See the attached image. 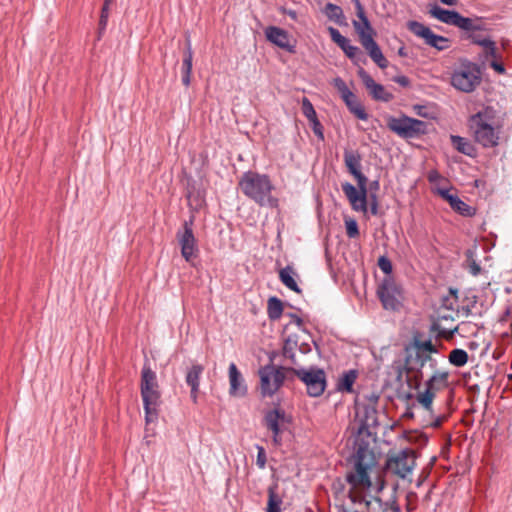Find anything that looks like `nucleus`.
Instances as JSON below:
<instances>
[{
    "mask_svg": "<svg viewBox=\"0 0 512 512\" xmlns=\"http://www.w3.org/2000/svg\"><path fill=\"white\" fill-rule=\"evenodd\" d=\"M113 0H105L104 3H108V6L110 5V3L112 2Z\"/></svg>",
    "mask_w": 512,
    "mask_h": 512,
    "instance_id": "nucleus-59",
    "label": "nucleus"
},
{
    "mask_svg": "<svg viewBox=\"0 0 512 512\" xmlns=\"http://www.w3.org/2000/svg\"><path fill=\"white\" fill-rule=\"evenodd\" d=\"M443 4L448 6H454L456 5L458 0H440Z\"/></svg>",
    "mask_w": 512,
    "mask_h": 512,
    "instance_id": "nucleus-54",
    "label": "nucleus"
},
{
    "mask_svg": "<svg viewBox=\"0 0 512 512\" xmlns=\"http://www.w3.org/2000/svg\"><path fill=\"white\" fill-rule=\"evenodd\" d=\"M470 128L474 133L475 140L483 147H494L498 144V133L487 122L486 115L479 112L470 118Z\"/></svg>",
    "mask_w": 512,
    "mask_h": 512,
    "instance_id": "nucleus-10",
    "label": "nucleus"
},
{
    "mask_svg": "<svg viewBox=\"0 0 512 512\" xmlns=\"http://www.w3.org/2000/svg\"><path fill=\"white\" fill-rule=\"evenodd\" d=\"M490 66L499 74H503L505 72L504 65L502 63L496 61L495 59H493L490 62Z\"/></svg>",
    "mask_w": 512,
    "mask_h": 512,
    "instance_id": "nucleus-50",
    "label": "nucleus"
},
{
    "mask_svg": "<svg viewBox=\"0 0 512 512\" xmlns=\"http://www.w3.org/2000/svg\"><path fill=\"white\" fill-rule=\"evenodd\" d=\"M398 294L399 291L396 284L389 277L382 281L377 290V295L385 309H396L398 305Z\"/></svg>",
    "mask_w": 512,
    "mask_h": 512,
    "instance_id": "nucleus-16",
    "label": "nucleus"
},
{
    "mask_svg": "<svg viewBox=\"0 0 512 512\" xmlns=\"http://www.w3.org/2000/svg\"><path fill=\"white\" fill-rule=\"evenodd\" d=\"M265 36L268 41L275 44L276 46L290 52L293 50V46L290 44V36L284 29L270 26L266 28Z\"/></svg>",
    "mask_w": 512,
    "mask_h": 512,
    "instance_id": "nucleus-24",
    "label": "nucleus"
},
{
    "mask_svg": "<svg viewBox=\"0 0 512 512\" xmlns=\"http://www.w3.org/2000/svg\"><path fill=\"white\" fill-rule=\"evenodd\" d=\"M414 397V395L412 393H408L406 395V399H412Z\"/></svg>",
    "mask_w": 512,
    "mask_h": 512,
    "instance_id": "nucleus-58",
    "label": "nucleus"
},
{
    "mask_svg": "<svg viewBox=\"0 0 512 512\" xmlns=\"http://www.w3.org/2000/svg\"><path fill=\"white\" fill-rule=\"evenodd\" d=\"M238 185L242 193L259 206L278 207L279 200L272 194L275 186L268 175L247 171L241 176Z\"/></svg>",
    "mask_w": 512,
    "mask_h": 512,
    "instance_id": "nucleus-3",
    "label": "nucleus"
},
{
    "mask_svg": "<svg viewBox=\"0 0 512 512\" xmlns=\"http://www.w3.org/2000/svg\"><path fill=\"white\" fill-rule=\"evenodd\" d=\"M177 240L181 247V255L187 262L197 257L198 247L192 230V222H185L183 229L177 232Z\"/></svg>",
    "mask_w": 512,
    "mask_h": 512,
    "instance_id": "nucleus-14",
    "label": "nucleus"
},
{
    "mask_svg": "<svg viewBox=\"0 0 512 512\" xmlns=\"http://www.w3.org/2000/svg\"><path fill=\"white\" fill-rule=\"evenodd\" d=\"M324 13L328 19L334 21L335 23L339 25L344 23L345 17L341 7L332 3H328L324 8Z\"/></svg>",
    "mask_w": 512,
    "mask_h": 512,
    "instance_id": "nucleus-33",
    "label": "nucleus"
},
{
    "mask_svg": "<svg viewBox=\"0 0 512 512\" xmlns=\"http://www.w3.org/2000/svg\"><path fill=\"white\" fill-rule=\"evenodd\" d=\"M416 466V454L413 449H403L388 453L385 471L399 479H406L412 475Z\"/></svg>",
    "mask_w": 512,
    "mask_h": 512,
    "instance_id": "nucleus-6",
    "label": "nucleus"
},
{
    "mask_svg": "<svg viewBox=\"0 0 512 512\" xmlns=\"http://www.w3.org/2000/svg\"><path fill=\"white\" fill-rule=\"evenodd\" d=\"M480 72L473 64H464L454 71L451 84L459 91L470 93L480 84Z\"/></svg>",
    "mask_w": 512,
    "mask_h": 512,
    "instance_id": "nucleus-12",
    "label": "nucleus"
},
{
    "mask_svg": "<svg viewBox=\"0 0 512 512\" xmlns=\"http://www.w3.org/2000/svg\"><path fill=\"white\" fill-rule=\"evenodd\" d=\"M451 142L453 144V146L461 153L463 154H466V155H470V152H471V145L468 141H466L465 138L463 137H460V136H455V135H452L451 136Z\"/></svg>",
    "mask_w": 512,
    "mask_h": 512,
    "instance_id": "nucleus-37",
    "label": "nucleus"
},
{
    "mask_svg": "<svg viewBox=\"0 0 512 512\" xmlns=\"http://www.w3.org/2000/svg\"><path fill=\"white\" fill-rule=\"evenodd\" d=\"M204 371V366L199 363H193L187 368L185 382L190 387V397L193 403H197L199 395L200 378Z\"/></svg>",
    "mask_w": 512,
    "mask_h": 512,
    "instance_id": "nucleus-20",
    "label": "nucleus"
},
{
    "mask_svg": "<svg viewBox=\"0 0 512 512\" xmlns=\"http://www.w3.org/2000/svg\"><path fill=\"white\" fill-rule=\"evenodd\" d=\"M290 368L266 365L259 369L260 391L263 397L273 396L283 385Z\"/></svg>",
    "mask_w": 512,
    "mask_h": 512,
    "instance_id": "nucleus-7",
    "label": "nucleus"
},
{
    "mask_svg": "<svg viewBox=\"0 0 512 512\" xmlns=\"http://www.w3.org/2000/svg\"><path fill=\"white\" fill-rule=\"evenodd\" d=\"M296 275L294 269L291 266H286L279 271V278L281 282L290 290L300 293L301 290L298 287L297 282L294 279Z\"/></svg>",
    "mask_w": 512,
    "mask_h": 512,
    "instance_id": "nucleus-31",
    "label": "nucleus"
},
{
    "mask_svg": "<svg viewBox=\"0 0 512 512\" xmlns=\"http://www.w3.org/2000/svg\"><path fill=\"white\" fill-rule=\"evenodd\" d=\"M358 74L366 89L375 100L388 102L392 99V94L387 92L384 86L376 83L364 69H360Z\"/></svg>",
    "mask_w": 512,
    "mask_h": 512,
    "instance_id": "nucleus-19",
    "label": "nucleus"
},
{
    "mask_svg": "<svg viewBox=\"0 0 512 512\" xmlns=\"http://www.w3.org/2000/svg\"><path fill=\"white\" fill-rule=\"evenodd\" d=\"M346 233L349 238H356L359 236L358 224L354 219L345 220Z\"/></svg>",
    "mask_w": 512,
    "mask_h": 512,
    "instance_id": "nucleus-42",
    "label": "nucleus"
},
{
    "mask_svg": "<svg viewBox=\"0 0 512 512\" xmlns=\"http://www.w3.org/2000/svg\"><path fill=\"white\" fill-rule=\"evenodd\" d=\"M471 39H472L473 43L478 44L482 47H485L487 45V43L490 41L489 38L481 37L477 34L471 35Z\"/></svg>",
    "mask_w": 512,
    "mask_h": 512,
    "instance_id": "nucleus-49",
    "label": "nucleus"
},
{
    "mask_svg": "<svg viewBox=\"0 0 512 512\" xmlns=\"http://www.w3.org/2000/svg\"><path fill=\"white\" fill-rule=\"evenodd\" d=\"M429 13L433 18L465 31L474 32L481 29V21L479 19L463 17L457 11L446 10L438 5H434Z\"/></svg>",
    "mask_w": 512,
    "mask_h": 512,
    "instance_id": "nucleus-9",
    "label": "nucleus"
},
{
    "mask_svg": "<svg viewBox=\"0 0 512 512\" xmlns=\"http://www.w3.org/2000/svg\"><path fill=\"white\" fill-rule=\"evenodd\" d=\"M302 112L304 116L309 120V122L314 121L317 118L316 111L310 102V100L306 97L302 99Z\"/></svg>",
    "mask_w": 512,
    "mask_h": 512,
    "instance_id": "nucleus-39",
    "label": "nucleus"
},
{
    "mask_svg": "<svg viewBox=\"0 0 512 512\" xmlns=\"http://www.w3.org/2000/svg\"><path fill=\"white\" fill-rule=\"evenodd\" d=\"M346 481L349 498L355 505L368 501L373 491L383 488L376 455L368 445H359L350 457Z\"/></svg>",
    "mask_w": 512,
    "mask_h": 512,
    "instance_id": "nucleus-1",
    "label": "nucleus"
},
{
    "mask_svg": "<svg viewBox=\"0 0 512 512\" xmlns=\"http://www.w3.org/2000/svg\"><path fill=\"white\" fill-rule=\"evenodd\" d=\"M486 58L489 57L495 59L497 54V48L495 42L490 40L485 47H483Z\"/></svg>",
    "mask_w": 512,
    "mask_h": 512,
    "instance_id": "nucleus-45",
    "label": "nucleus"
},
{
    "mask_svg": "<svg viewBox=\"0 0 512 512\" xmlns=\"http://www.w3.org/2000/svg\"><path fill=\"white\" fill-rule=\"evenodd\" d=\"M287 14L292 18V19H296L297 17V13L293 10H290L287 12Z\"/></svg>",
    "mask_w": 512,
    "mask_h": 512,
    "instance_id": "nucleus-55",
    "label": "nucleus"
},
{
    "mask_svg": "<svg viewBox=\"0 0 512 512\" xmlns=\"http://www.w3.org/2000/svg\"><path fill=\"white\" fill-rule=\"evenodd\" d=\"M344 162L348 171L355 177L358 184L363 185L367 183V178L361 172V156L357 152L346 150L344 152Z\"/></svg>",
    "mask_w": 512,
    "mask_h": 512,
    "instance_id": "nucleus-23",
    "label": "nucleus"
},
{
    "mask_svg": "<svg viewBox=\"0 0 512 512\" xmlns=\"http://www.w3.org/2000/svg\"><path fill=\"white\" fill-rule=\"evenodd\" d=\"M108 16H109L108 3H104L102 10H101L100 20H99L100 30H105V28L107 26Z\"/></svg>",
    "mask_w": 512,
    "mask_h": 512,
    "instance_id": "nucleus-43",
    "label": "nucleus"
},
{
    "mask_svg": "<svg viewBox=\"0 0 512 512\" xmlns=\"http://www.w3.org/2000/svg\"><path fill=\"white\" fill-rule=\"evenodd\" d=\"M278 489L279 486L276 482L268 488L267 512H281L280 505L282 504V497Z\"/></svg>",
    "mask_w": 512,
    "mask_h": 512,
    "instance_id": "nucleus-30",
    "label": "nucleus"
},
{
    "mask_svg": "<svg viewBox=\"0 0 512 512\" xmlns=\"http://www.w3.org/2000/svg\"><path fill=\"white\" fill-rule=\"evenodd\" d=\"M328 32L333 42H335L350 59H354L360 53L359 48L351 45L349 40L341 35L336 28L329 27Z\"/></svg>",
    "mask_w": 512,
    "mask_h": 512,
    "instance_id": "nucleus-26",
    "label": "nucleus"
},
{
    "mask_svg": "<svg viewBox=\"0 0 512 512\" xmlns=\"http://www.w3.org/2000/svg\"><path fill=\"white\" fill-rule=\"evenodd\" d=\"M371 198H372V202H371V205H370L371 213L373 215H376L378 213V203H377V200H376V196L375 195H371Z\"/></svg>",
    "mask_w": 512,
    "mask_h": 512,
    "instance_id": "nucleus-52",
    "label": "nucleus"
},
{
    "mask_svg": "<svg viewBox=\"0 0 512 512\" xmlns=\"http://www.w3.org/2000/svg\"><path fill=\"white\" fill-rule=\"evenodd\" d=\"M423 367L413 364L412 356L405 358L403 370L407 374L406 382L408 386L417 391L415 395L416 402L429 414H433V402L436 394L444 390L449 382V373L447 371L434 369L432 375L424 382V389L420 390L423 380Z\"/></svg>",
    "mask_w": 512,
    "mask_h": 512,
    "instance_id": "nucleus-2",
    "label": "nucleus"
},
{
    "mask_svg": "<svg viewBox=\"0 0 512 512\" xmlns=\"http://www.w3.org/2000/svg\"><path fill=\"white\" fill-rule=\"evenodd\" d=\"M364 49L367 51L370 58L381 68L384 69L388 66L389 62L383 55L380 47L374 41V39H367L364 44H362Z\"/></svg>",
    "mask_w": 512,
    "mask_h": 512,
    "instance_id": "nucleus-27",
    "label": "nucleus"
},
{
    "mask_svg": "<svg viewBox=\"0 0 512 512\" xmlns=\"http://www.w3.org/2000/svg\"><path fill=\"white\" fill-rule=\"evenodd\" d=\"M342 99L352 114H354L358 119L367 120L368 114L353 92L349 93V97L347 96Z\"/></svg>",
    "mask_w": 512,
    "mask_h": 512,
    "instance_id": "nucleus-29",
    "label": "nucleus"
},
{
    "mask_svg": "<svg viewBox=\"0 0 512 512\" xmlns=\"http://www.w3.org/2000/svg\"><path fill=\"white\" fill-rule=\"evenodd\" d=\"M283 355H284V357H285V358L290 359V360H291V362H292V364H294L295 366H298V363H297V361L295 360V355H294V353L292 352V348H290V347L288 346V344H286V345L284 346Z\"/></svg>",
    "mask_w": 512,
    "mask_h": 512,
    "instance_id": "nucleus-48",
    "label": "nucleus"
},
{
    "mask_svg": "<svg viewBox=\"0 0 512 512\" xmlns=\"http://www.w3.org/2000/svg\"><path fill=\"white\" fill-rule=\"evenodd\" d=\"M355 6H356V15L359 20H354L353 26L359 36V40L362 45V44H364V42H366L367 39L368 40L373 39L375 32H374V29L372 28L368 18L366 17L364 8L359 0H355Z\"/></svg>",
    "mask_w": 512,
    "mask_h": 512,
    "instance_id": "nucleus-17",
    "label": "nucleus"
},
{
    "mask_svg": "<svg viewBox=\"0 0 512 512\" xmlns=\"http://www.w3.org/2000/svg\"><path fill=\"white\" fill-rule=\"evenodd\" d=\"M286 420L285 412L279 408H275L273 410L268 411L265 414L264 422L265 426L272 431L273 433V442L275 445H280V433H281V424H283Z\"/></svg>",
    "mask_w": 512,
    "mask_h": 512,
    "instance_id": "nucleus-18",
    "label": "nucleus"
},
{
    "mask_svg": "<svg viewBox=\"0 0 512 512\" xmlns=\"http://www.w3.org/2000/svg\"><path fill=\"white\" fill-rule=\"evenodd\" d=\"M356 512H400L399 508L383 503L379 498L370 497L368 501L358 505Z\"/></svg>",
    "mask_w": 512,
    "mask_h": 512,
    "instance_id": "nucleus-25",
    "label": "nucleus"
},
{
    "mask_svg": "<svg viewBox=\"0 0 512 512\" xmlns=\"http://www.w3.org/2000/svg\"><path fill=\"white\" fill-rule=\"evenodd\" d=\"M256 463H257L258 467L261 469H263L266 465V453H265V450L263 447H260V446L258 447Z\"/></svg>",
    "mask_w": 512,
    "mask_h": 512,
    "instance_id": "nucleus-46",
    "label": "nucleus"
},
{
    "mask_svg": "<svg viewBox=\"0 0 512 512\" xmlns=\"http://www.w3.org/2000/svg\"><path fill=\"white\" fill-rule=\"evenodd\" d=\"M312 126L313 132L320 138L323 139V127L318 119H315L314 121L310 122Z\"/></svg>",
    "mask_w": 512,
    "mask_h": 512,
    "instance_id": "nucleus-47",
    "label": "nucleus"
},
{
    "mask_svg": "<svg viewBox=\"0 0 512 512\" xmlns=\"http://www.w3.org/2000/svg\"><path fill=\"white\" fill-rule=\"evenodd\" d=\"M367 183L363 185L358 184V187L362 190L361 195L355 199V201H351L350 204L355 211L366 212L367 211Z\"/></svg>",
    "mask_w": 512,
    "mask_h": 512,
    "instance_id": "nucleus-36",
    "label": "nucleus"
},
{
    "mask_svg": "<svg viewBox=\"0 0 512 512\" xmlns=\"http://www.w3.org/2000/svg\"><path fill=\"white\" fill-rule=\"evenodd\" d=\"M438 194L449 203L450 207L462 216H472L475 210L447 189H438Z\"/></svg>",
    "mask_w": 512,
    "mask_h": 512,
    "instance_id": "nucleus-22",
    "label": "nucleus"
},
{
    "mask_svg": "<svg viewBox=\"0 0 512 512\" xmlns=\"http://www.w3.org/2000/svg\"><path fill=\"white\" fill-rule=\"evenodd\" d=\"M453 301L450 299L444 300L443 307L439 308L436 313V317L431 325V332L435 333L437 338L451 339L455 332H457V326H453L454 322V302L456 301V291L451 290Z\"/></svg>",
    "mask_w": 512,
    "mask_h": 512,
    "instance_id": "nucleus-5",
    "label": "nucleus"
},
{
    "mask_svg": "<svg viewBox=\"0 0 512 512\" xmlns=\"http://www.w3.org/2000/svg\"><path fill=\"white\" fill-rule=\"evenodd\" d=\"M442 421H443V418L438 417L433 423H431V426L435 427V428L440 427L442 424Z\"/></svg>",
    "mask_w": 512,
    "mask_h": 512,
    "instance_id": "nucleus-53",
    "label": "nucleus"
},
{
    "mask_svg": "<svg viewBox=\"0 0 512 512\" xmlns=\"http://www.w3.org/2000/svg\"><path fill=\"white\" fill-rule=\"evenodd\" d=\"M356 378L357 372L355 370L344 372L338 379L337 389L342 392H352V387Z\"/></svg>",
    "mask_w": 512,
    "mask_h": 512,
    "instance_id": "nucleus-32",
    "label": "nucleus"
},
{
    "mask_svg": "<svg viewBox=\"0 0 512 512\" xmlns=\"http://www.w3.org/2000/svg\"><path fill=\"white\" fill-rule=\"evenodd\" d=\"M371 187L374 188L375 190H378L379 189V182L378 181L372 182Z\"/></svg>",
    "mask_w": 512,
    "mask_h": 512,
    "instance_id": "nucleus-56",
    "label": "nucleus"
},
{
    "mask_svg": "<svg viewBox=\"0 0 512 512\" xmlns=\"http://www.w3.org/2000/svg\"><path fill=\"white\" fill-rule=\"evenodd\" d=\"M305 385L307 393L312 397H319L326 388V375L322 369L290 368Z\"/></svg>",
    "mask_w": 512,
    "mask_h": 512,
    "instance_id": "nucleus-11",
    "label": "nucleus"
},
{
    "mask_svg": "<svg viewBox=\"0 0 512 512\" xmlns=\"http://www.w3.org/2000/svg\"><path fill=\"white\" fill-rule=\"evenodd\" d=\"M378 266L379 268L385 273V274H390L392 272V263L391 261L385 257V256H381L379 259H378Z\"/></svg>",
    "mask_w": 512,
    "mask_h": 512,
    "instance_id": "nucleus-44",
    "label": "nucleus"
},
{
    "mask_svg": "<svg viewBox=\"0 0 512 512\" xmlns=\"http://www.w3.org/2000/svg\"><path fill=\"white\" fill-rule=\"evenodd\" d=\"M332 83L333 86L341 94V98H346L347 96L349 97V93H351V91L349 90L343 79H341L340 77H336L333 79Z\"/></svg>",
    "mask_w": 512,
    "mask_h": 512,
    "instance_id": "nucleus-41",
    "label": "nucleus"
},
{
    "mask_svg": "<svg viewBox=\"0 0 512 512\" xmlns=\"http://www.w3.org/2000/svg\"><path fill=\"white\" fill-rule=\"evenodd\" d=\"M140 391L145 411V421L149 425L158 419L161 392L156 373L146 361L141 371Z\"/></svg>",
    "mask_w": 512,
    "mask_h": 512,
    "instance_id": "nucleus-4",
    "label": "nucleus"
},
{
    "mask_svg": "<svg viewBox=\"0 0 512 512\" xmlns=\"http://www.w3.org/2000/svg\"><path fill=\"white\" fill-rule=\"evenodd\" d=\"M398 53H399V55L404 56L405 55L404 48H400Z\"/></svg>",
    "mask_w": 512,
    "mask_h": 512,
    "instance_id": "nucleus-57",
    "label": "nucleus"
},
{
    "mask_svg": "<svg viewBox=\"0 0 512 512\" xmlns=\"http://www.w3.org/2000/svg\"><path fill=\"white\" fill-rule=\"evenodd\" d=\"M342 190L345 196L348 198L349 202L353 200L355 201V199H357L362 193V190L360 188L357 189L350 183H344L342 185Z\"/></svg>",
    "mask_w": 512,
    "mask_h": 512,
    "instance_id": "nucleus-40",
    "label": "nucleus"
},
{
    "mask_svg": "<svg viewBox=\"0 0 512 512\" xmlns=\"http://www.w3.org/2000/svg\"><path fill=\"white\" fill-rule=\"evenodd\" d=\"M413 348L415 349V358H412L413 364L424 367L426 363H430L431 368H435L436 362L432 358V354L438 353L437 347L431 340L422 341L419 339L413 340Z\"/></svg>",
    "mask_w": 512,
    "mask_h": 512,
    "instance_id": "nucleus-15",
    "label": "nucleus"
},
{
    "mask_svg": "<svg viewBox=\"0 0 512 512\" xmlns=\"http://www.w3.org/2000/svg\"><path fill=\"white\" fill-rule=\"evenodd\" d=\"M449 362L456 367H463L468 362V353L463 349H453L449 354Z\"/></svg>",
    "mask_w": 512,
    "mask_h": 512,
    "instance_id": "nucleus-35",
    "label": "nucleus"
},
{
    "mask_svg": "<svg viewBox=\"0 0 512 512\" xmlns=\"http://www.w3.org/2000/svg\"><path fill=\"white\" fill-rule=\"evenodd\" d=\"M394 81L398 84H400L403 87H406L409 85L410 81L406 76H397Z\"/></svg>",
    "mask_w": 512,
    "mask_h": 512,
    "instance_id": "nucleus-51",
    "label": "nucleus"
},
{
    "mask_svg": "<svg viewBox=\"0 0 512 512\" xmlns=\"http://www.w3.org/2000/svg\"><path fill=\"white\" fill-rule=\"evenodd\" d=\"M267 312L271 320L279 319L283 313L282 301L276 297L269 298Z\"/></svg>",
    "mask_w": 512,
    "mask_h": 512,
    "instance_id": "nucleus-34",
    "label": "nucleus"
},
{
    "mask_svg": "<svg viewBox=\"0 0 512 512\" xmlns=\"http://www.w3.org/2000/svg\"><path fill=\"white\" fill-rule=\"evenodd\" d=\"M192 60H193V53H192V49H191V44L188 41L187 50L184 53L182 68H181L182 83L186 87H188L191 82Z\"/></svg>",
    "mask_w": 512,
    "mask_h": 512,
    "instance_id": "nucleus-28",
    "label": "nucleus"
},
{
    "mask_svg": "<svg viewBox=\"0 0 512 512\" xmlns=\"http://www.w3.org/2000/svg\"><path fill=\"white\" fill-rule=\"evenodd\" d=\"M407 27L414 35L424 39L427 45L434 47L439 51L445 50L449 47L448 38L436 35L429 27L420 22L409 21Z\"/></svg>",
    "mask_w": 512,
    "mask_h": 512,
    "instance_id": "nucleus-13",
    "label": "nucleus"
},
{
    "mask_svg": "<svg viewBox=\"0 0 512 512\" xmlns=\"http://www.w3.org/2000/svg\"><path fill=\"white\" fill-rule=\"evenodd\" d=\"M509 379L512 380V373L509 375Z\"/></svg>",
    "mask_w": 512,
    "mask_h": 512,
    "instance_id": "nucleus-60",
    "label": "nucleus"
},
{
    "mask_svg": "<svg viewBox=\"0 0 512 512\" xmlns=\"http://www.w3.org/2000/svg\"><path fill=\"white\" fill-rule=\"evenodd\" d=\"M387 127L398 136L408 139L425 134L428 124L419 119L402 116L399 118L390 117L387 121Z\"/></svg>",
    "mask_w": 512,
    "mask_h": 512,
    "instance_id": "nucleus-8",
    "label": "nucleus"
},
{
    "mask_svg": "<svg viewBox=\"0 0 512 512\" xmlns=\"http://www.w3.org/2000/svg\"><path fill=\"white\" fill-rule=\"evenodd\" d=\"M229 376V394L234 397H243L247 393V387L241 372L235 363H231L228 369Z\"/></svg>",
    "mask_w": 512,
    "mask_h": 512,
    "instance_id": "nucleus-21",
    "label": "nucleus"
},
{
    "mask_svg": "<svg viewBox=\"0 0 512 512\" xmlns=\"http://www.w3.org/2000/svg\"><path fill=\"white\" fill-rule=\"evenodd\" d=\"M465 256H466L467 269H468L469 273L473 276L479 275L481 272V267L476 262V260L474 258V251H472L470 249L467 250L465 253Z\"/></svg>",
    "mask_w": 512,
    "mask_h": 512,
    "instance_id": "nucleus-38",
    "label": "nucleus"
}]
</instances>
